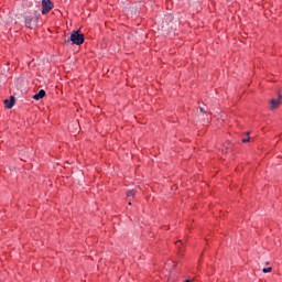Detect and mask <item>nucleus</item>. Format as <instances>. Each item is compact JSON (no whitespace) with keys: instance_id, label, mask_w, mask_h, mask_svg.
I'll list each match as a JSON object with an SVG mask.
<instances>
[{"instance_id":"nucleus-1","label":"nucleus","mask_w":282,"mask_h":282,"mask_svg":"<svg viewBox=\"0 0 282 282\" xmlns=\"http://www.w3.org/2000/svg\"><path fill=\"white\" fill-rule=\"evenodd\" d=\"M73 42V45H83L85 43V34L80 33V30L73 31L70 34V39L65 41V43Z\"/></svg>"},{"instance_id":"nucleus-2","label":"nucleus","mask_w":282,"mask_h":282,"mask_svg":"<svg viewBox=\"0 0 282 282\" xmlns=\"http://www.w3.org/2000/svg\"><path fill=\"white\" fill-rule=\"evenodd\" d=\"M42 14H47L54 9V3H52V0H42Z\"/></svg>"},{"instance_id":"nucleus-3","label":"nucleus","mask_w":282,"mask_h":282,"mask_svg":"<svg viewBox=\"0 0 282 282\" xmlns=\"http://www.w3.org/2000/svg\"><path fill=\"white\" fill-rule=\"evenodd\" d=\"M37 23H39V19H36V18H32V17L25 18V25L30 30H34L36 28Z\"/></svg>"},{"instance_id":"nucleus-4","label":"nucleus","mask_w":282,"mask_h":282,"mask_svg":"<svg viewBox=\"0 0 282 282\" xmlns=\"http://www.w3.org/2000/svg\"><path fill=\"white\" fill-rule=\"evenodd\" d=\"M14 97H10V99H4V105L7 109H12L14 107Z\"/></svg>"},{"instance_id":"nucleus-5","label":"nucleus","mask_w":282,"mask_h":282,"mask_svg":"<svg viewBox=\"0 0 282 282\" xmlns=\"http://www.w3.org/2000/svg\"><path fill=\"white\" fill-rule=\"evenodd\" d=\"M270 105L271 109H279V105H281V99H271Z\"/></svg>"},{"instance_id":"nucleus-6","label":"nucleus","mask_w":282,"mask_h":282,"mask_svg":"<svg viewBox=\"0 0 282 282\" xmlns=\"http://www.w3.org/2000/svg\"><path fill=\"white\" fill-rule=\"evenodd\" d=\"M41 98H45V90L41 89L37 94L33 96L34 100H41Z\"/></svg>"},{"instance_id":"nucleus-7","label":"nucleus","mask_w":282,"mask_h":282,"mask_svg":"<svg viewBox=\"0 0 282 282\" xmlns=\"http://www.w3.org/2000/svg\"><path fill=\"white\" fill-rule=\"evenodd\" d=\"M127 197H135V191L131 189L127 192Z\"/></svg>"},{"instance_id":"nucleus-8","label":"nucleus","mask_w":282,"mask_h":282,"mask_svg":"<svg viewBox=\"0 0 282 282\" xmlns=\"http://www.w3.org/2000/svg\"><path fill=\"white\" fill-rule=\"evenodd\" d=\"M262 272H264V274H268L269 272H272V267H268L262 269Z\"/></svg>"},{"instance_id":"nucleus-9","label":"nucleus","mask_w":282,"mask_h":282,"mask_svg":"<svg viewBox=\"0 0 282 282\" xmlns=\"http://www.w3.org/2000/svg\"><path fill=\"white\" fill-rule=\"evenodd\" d=\"M242 142H250V137H247L246 139H242Z\"/></svg>"},{"instance_id":"nucleus-10","label":"nucleus","mask_w":282,"mask_h":282,"mask_svg":"<svg viewBox=\"0 0 282 282\" xmlns=\"http://www.w3.org/2000/svg\"><path fill=\"white\" fill-rule=\"evenodd\" d=\"M199 111H200V113H204L205 111H204V108H199Z\"/></svg>"},{"instance_id":"nucleus-11","label":"nucleus","mask_w":282,"mask_h":282,"mask_svg":"<svg viewBox=\"0 0 282 282\" xmlns=\"http://www.w3.org/2000/svg\"><path fill=\"white\" fill-rule=\"evenodd\" d=\"M184 282H191V280H185Z\"/></svg>"},{"instance_id":"nucleus-12","label":"nucleus","mask_w":282,"mask_h":282,"mask_svg":"<svg viewBox=\"0 0 282 282\" xmlns=\"http://www.w3.org/2000/svg\"><path fill=\"white\" fill-rule=\"evenodd\" d=\"M247 135H250V132H247Z\"/></svg>"},{"instance_id":"nucleus-13","label":"nucleus","mask_w":282,"mask_h":282,"mask_svg":"<svg viewBox=\"0 0 282 282\" xmlns=\"http://www.w3.org/2000/svg\"><path fill=\"white\" fill-rule=\"evenodd\" d=\"M178 243H182V240H178Z\"/></svg>"},{"instance_id":"nucleus-14","label":"nucleus","mask_w":282,"mask_h":282,"mask_svg":"<svg viewBox=\"0 0 282 282\" xmlns=\"http://www.w3.org/2000/svg\"><path fill=\"white\" fill-rule=\"evenodd\" d=\"M279 98H282V96L280 95Z\"/></svg>"}]
</instances>
